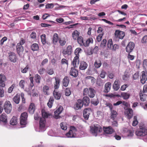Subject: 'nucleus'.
Segmentation results:
<instances>
[{"mask_svg": "<svg viewBox=\"0 0 147 147\" xmlns=\"http://www.w3.org/2000/svg\"><path fill=\"white\" fill-rule=\"evenodd\" d=\"M143 66L145 69H147V59L144 60L143 62Z\"/></svg>", "mask_w": 147, "mask_h": 147, "instance_id": "64", "label": "nucleus"}, {"mask_svg": "<svg viewBox=\"0 0 147 147\" xmlns=\"http://www.w3.org/2000/svg\"><path fill=\"white\" fill-rule=\"evenodd\" d=\"M9 59L11 61L15 62L16 61V54L14 53H12L9 56Z\"/></svg>", "mask_w": 147, "mask_h": 147, "instance_id": "29", "label": "nucleus"}, {"mask_svg": "<svg viewBox=\"0 0 147 147\" xmlns=\"http://www.w3.org/2000/svg\"><path fill=\"white\" fill-rule=\"evenodd\" d=\"M4 96V93L3 89L0 87V97H3Z\"/></svg>", "mask_w": 147, "mask_h": 147, "instance_id": "57", "label": "nucleus"}, {"mask_svg": "<svg viewBox=\"0 0 147 147\" xmlns=\"http://www.w3.org/2000/svg\"><path fill=\"white\" fill-rule=\"evenodd\" d=\"M111 87V83L110 82L107 83L105 86L104 91L106 93L108 92L110 90Z\"/></svg>", "mask_w": 147, "mask_h": 147, "instance_id": "20", "label": "nucleus"}, {"mask_svg": "<svg viewBox=\"0 0 147 147\" xmlns=\"http://www.w3.org/2000/svg\"><path fill=\"white\" fill-rule=\"evenodd\" d=\"M111 118L113 119H115L117 115V112L114 110H112L111 111Z\"/></svg>", "mask_w": 147, "mask_h": 147, "instance_id": "35", "label": "nucleus"}, {"mask_svg": "<svg viewBox=\"0 0 147 147\" xmlns=\"http://www.w3.org/2000/svg\"><path fill=\"white\" fill-rule=\"evenodd\" d=\"M41 41L42 44L45 45L46 43L45 38L46 35L45 34H42L40 36Z\"/></svg>", "mask_w": 147, "mask_h": 147, "instance_id": "49", "label": "nucleus"}, {"mask_svg": "<svg viewBox=\"0 0 147 147\" xmlns=\"http://www.w3.org/2000/svg\"><path fill=\"white\" fill-rule=\"evenodd\" d=\"M106 42V40L105 39H104L101 42L100 45V47L103 48H104L105 47Z\"/></svg>", "mask_w": 147, "mask_h": 147, "instance_id": "58", "label": "nucleus"}, {"mask_svg": "<svg viewBox=\"0 0 147 147\" xmlns=\"http://www.w3.org/2000/svg\"><path fill=\"white\" fill-rule=\"evenodd\" d=\"M95 91L92 88H85L83 90V94L84 95H88L90 98H93L94 96Z\"/></svg>", "mask_w": 147, "mask_h": 147, "instance_id": "3", "label": "nucleus"}, {"mask_svg": "<svg viewBox=\"0 0 147 147\" xmlns=\"http://www.w3.org/2000/svg\"><path fill=\"white\" fill-rule=\"evenodd\" d=\"M30 69V66L28 65H27L24 68H21L20 69L21 72L23 73H26L28 70Z\"/></svg>", "mask_w": 147, "mask_h": 147, "instance_id": "40", "label": "nucleus"}, {"mask_svg": "<svg viewBox=\"0 0 147 147\" xmlns=\"http://www.w3.org/2000/svg\"><path fill=\"white\" fill-rule=\"evenodd\" d=\"M59 40V36L57 34H54L53 36V44L56 45Z\"/></svg>", "mask_w": 147, "mask_h": 147, "instance_id": "31", "label": "nucleus"}, {"mask_svg": "<svg viewBox=\"0 0 147 147\" xmlns=\"http://www.w3.org/2000/svg\"><path fill=\"white\" fill-rule=\"evenodd\" d=\"M13 101L16 104H18L20 101V96L19 95L16 94L13 98Z\"/></svg>", "mask_w": 147, "mask_h": 147, "instance_id": "32", "label": "nucleus"}, {"mask_svg": "<svg viewBox=\"0 0 147 147\" xmlns=\"http://www.w3.org/2000/svg\"><path fill=\"white\" fill-rule=\"evenodd\" d=\"M102 65V63L100 60H96L94 63L95 67L97 68L100 67Z\"/></svg>", "mask_w": 147, "mask_h": 147, "instance_id": "42", "label": "nucleus"}, {"mask_svg": "<svg viewBox=\"0 0 147 147\" xmlns=\"http://www.w3.org/2000/svg\"><path fill=\"white\" fill-rule=\"evenodd\" d=\"M126 134L127 136L129 138L132 137L134 135L133 131L131 130H128Z\"/></svg>", "mask_w": 147, "mask_h": 147, "instance_id": "46", "label": "nucleus"}, {"mask_svg": "<svg viewBox=\"0 0 147 147\" xmlns=\"http://www.w3.org/2000/svg\"><path fill=\"white\" fill-rule=\"evenodd\" d=\"M63 108L62 107L60 106L54 112V117L56 119H57L59 118L60 116L59 115L61 113Z\"/></svg>", "mask_w": 147, "mask_h": 147, "instance_id": "10", "label": "nucleus"}, {"mask_svg": "<svg viewBox=\"0 0 147 147\" xmlns=\"http://www.w3.org/2000/svg\"><path fill=\"white\" fill-rule=\"evenodd\" d=\"M77 131L76 128L73 126H71L69 131L65 134V136L67 138H74L77 137Z\"/></svg>", "mask_w": 147, "mask_h": 147, "instance_id": "2", "label": "nucleus"}, {"mask_svg": "<svg viewBox=\"0 0 147 147\" xmlns=\"http://www.w3.org/2000/svg\"><path fill=\"white\" fill-rule=\"evenodd\" d=\"M83 105L85 106H88L90 103V99L87 96L84 97L82 101Z\"/></svg>", "mask_w": 147, "mask_h": 147, "instance_id": "25", "label": "nucleus"}, {"mask_svg": "<svg viewBox=\"0 0 147 147\" xmlns=\"http://www.w3.org/2000/svg\"><path fill=\"white\" fill-rule=\"evenodd\" d=\"M65 95L67 96H69L71 94V92L69 88H66L65 90Z\"/></svg>", "mask_w": 147, "mask_h": 147, "instance_id": "51", "label": "nucleus"}, {"mask_svg": "<svg viewBox=\"0 0 147 147\" xmlns=\"http://www.w3.org/2000/svg\"><path fill=\"white\" fill-rule=\"evenodd\" d=\"M82 51L81 48H76L74 52V53L76 56H78L79 57V53L81 52V51Z\"/></svg>", "mask_w": 147, "mask_h": 147, "instance_id": "47", "label": "nucleus"}, {"mask_svg": "<svg viewBox=\"0 0 147 147\" xmlns=\"http://www.w3.org/2000/svg\"><path fill=\"white\" fill-rule=\"evenodd\" d=\"M60 126L62 129L65 130L67 129V127L65 123H61L60 124Z\"/></svg>", "mask_w": 147, "mask_h": 147, "instance_id": "50", "label": "nucleus"}, {"mask_svg": "<svg viewBox=\"0 0 147 147\" xmlns=\"http://www.w3.org/2000/svg\"><path fill=\"white\" fill-rule=\"evenodd\" d=\"M119 81L117 80H116L114 82L113 85V88L115 90H117L119 88Z\"/></svg>", "mask_w": 147, "mask_h": 147, "instance_id": "36", "label": "nucleus"}, {"mask_svg": "<svg viewBox=\"0 0 147 147\" xmlns=\"http://www.w3.org/2000/svg\"><path fill=\"white\" fill-rule=\"evenodd\" d=\"M79 59L78 56H76L74 58L72 61V64L74 67H77L79 63Z\"/></svg>", "mask_w": 147, "mask_h": 147, "instance_id": "19", "label": "nucleus"}, {"mask_svg": "<svg viewBox=\"0 0 147 147\" xmlns=\"http://www.w3.org/2000/svg\"><path fill=\"white\" fill-rule=\"evenodd\" d=\"M108 47L109 48L111 49L113 47L112 41L111 39H110L109 40L108 42Z\"/></svg>", "mask_w": 147, "mask_h": 147, "instance_id": "54", "label": "nucleus"}, {"mask_svg": "<svg viewBox=\"0 0 147 147\" xmlns=\"http://www.w3.org/2000/svg\"><path fill=\"white\" fill-rule=\"evenodd\" d=\"M102 131V128L98 124H94L90 126V132L94 136H96L100 135Z\"/></svg>", "mask_w": 147, "mask_h": 147, "instance_id": "1", "label": "nucleus"}, {"mask_svg": "<svg viewBox=\"0 0 147 147\" xmlns=\"http://www.w3.org/2000/svg\"><path fill=\"white\" fill-rule=\"evenodd\" d=\"M62 53L64 55H70L71 53V47L70 45L68 46L66 49L63 50Z\"/></svg>", "mask_w": 147, "mask_h": 147, "instance_id": "17", "label": "nucleus"}, {"mask_svg": "<svg viewBox=\"0 0 147 147\" xmlns=\"http://www.w3.org/2000/svg\"><path fill=\"white\" fill-rule=\"evenodd\" d=\"M93 40L92 38H90L87 39L83 44V45L85 47H88L90 44L93 43Z\"/></svg>", "mask_w": 147, "mask_h": 147, "instance_id": "26", "label": "nucleus"}, {"mask_svg": "<svg viewBox=\"0 0 147 147\" xmlns=\"http://www.w3.org/2000/svg\"><path fill=\"white\" fill-rule=\"evenodd\" d=\"M59 42L61 45L63 46L65 44L66 41L63 39H61L59 40Z\"/></svg>", "mask_w": 147, "mask_h": 147, "instance_id": "62", "label": "nucleus"}, {"mask_svg": "<svg viewBox=\"0 0 147 147\" xmlns=\"http://www.w3.org/2000/svg\"><path fill=\"white\" fill-rule=\"evenodd\" d=\"M138 123V121L137 120V117L135 116L134 117L132 123V125L133 126H136Z\"/></svg>", "mask_w": 147, "mask_h": 147, "instance_id": "52", "label": "nucleus"}, {"mask_svg": "<svg viewBox=\"0 0 147 147\" xmlns=\"http://www.w3.org/2000/svg\"><path fill=\"white\" fill-rule=\"evenodd\" d=\"M70 74L74 77H76L78 75V71L74 68H71L70 72Z\"/></svg>", "mask_w": 147, "mask_h": 147, "instance_id": "24", "label": "nucleus"}, {"mask_svg": "<svg viewBox=\"0 0 147 147\" xmlns=\"http://www.w3.org/2000/svg\"><path fill=\"white\" fill-rule=\"evenodd\" d=\"M140 100L142 101H145L147 100V95L145 94H140Z\"/></svg>", "mask_w": 147, "mask_h": 147, "instance_id": "44", "label": "nucleus"}, {"mask_svg": "<svg viewBox=\"0 0 147 147\" xmlns=\"http://www.w3.org/2000/svg\"><path fill=\"white\" fill-rule=\"evenodd\" d=\"M106 73L104 71H102L100 75V77L102 78H104L105 77Z\"/></svg>", "mask_w": 147, "mask_h": 147, "instance_id": "59", "label": "nucleus"}, {"mask_svg": "<svg viewBox=\"0 0 147 147\" xmlns=\"http://www.w3.org/2000/svg\"><path fill=\"white\" fill-rule=\"evenodd\" d=\"M135 47L134 43L132 42H130L128 43L126 48V51L129 53L132 52Z\"/></svg>", "mask_w": 147, "mask_h": 147, "instance_id": "8", "label": "nucleus"}, {"mask_svg": "<svg viewBox=\"0 0 147 147\" xmlns=\"http://www.w3.org/2000/svg\"><path fill=\"white\" fill-rule=\"evenodd\" d=\"M25 84V81L24 80H21L20 82L19 83V86L21 88H24Z\"/></svg>", "mask_w": 147, "mask_h": 147, "instance_id": "53", "label": "nucleus"}, {"mask_svg": "<svg viewBox=\"0 0 147 147\" xmlns=\"http://www.w3.org/2000/svg\"><path fill=\"white\" fill-rule=\"evenodd\" d=\"M125 114L126 116L128 119L131 118L133 115L132 110L131 109L127 108L125 112Z\"/></svg>", "mask_w": 147, "mask_h": 147, "instance_id": "11", "label": "nucleus"}, {"mask_svg": "<svg viewBox=\"0 0 147 147\" xmlns=\"http://www.w3.org/2000/svg\"><path fill=\"white\" fill-rule=\"evenodd\" d=\"M31 49L33 51H37L38 49V45L36 43L33 44L31 46Z\"/></svg>", "mask_w": 147, "mask_h": 147, "instance_id": "43", "label": "nucleus"}, {"mask_svg": "<svg viewBox=\"0 0 147 147\" xmlns=\"http://www.w3.org/2000/svg\"><path fill=\"white\" fill-rule=\"evenodd\" d=\"M53 96L56 99L59 100L61 96V94L58 92L54 90L53 92Z\"/></svg>", "mask_w": 147, "mask_h": 147, "instance_id": "30", "label": "nucleus"}, {"mask_svg": "<svg viewBox=\"0 0 147 147\" xmlns=\"http://www.w3.org/2000/svg\"><path fill=\"white\" fill-rule=\"evenodd\" d=\"M83 106L82 100L81 99L78 100L74 106V108L76 110H78L80 109Z\"/></svg>", "mask_w": 147, "mask_h": 147, "instance_id": "12", "label": "nucleus"}, {"mask_svg": "<svg viewBox=\"0 0 147 147\" xmlns=\"http://www.w3.org/2000/svg\"><path fill=\"white\" fill-rule=\"evenodd\" d=\"M55 82L54 83V88L55 89H57L59 88V86L60 80L58 78H55Z\"/></svg>", "mask_w": 147, "mask_h": 147, "instance_id": "33", "label": "nucleus"}, {"mask_svg": "<svg viewBox=\"0 0 147 147\" xmlns=\"http://www.w3.org/2000/svg\"><path fill=\"white\" fill-rule=\"evenodd\" d=\"M16 48L17 52L19 54L21 52H22L24 50V49L22 45L19 44H17Z\"/></svg>", "mask_w": 147, "mask_h": 147, "instance_id": "37", "label": "nucleus"}, {"mask_svg": "<svg viewBox=\"0 0 147 147\" xmlns=\"http://www.w3.org/2000/svg\"><path fill=\"white\" fill-rule=\"evenodd\" d=\"M46 120L45 118H41L40 119L39 122V127L38 129H35L37 131L42 132L46 130L45 128Z\"/></svg>", "mask_w": 147, "mask_h": 147, "instance_id": "4", "label": "nucleus"}, {"mask_svg": "<svg viewBox=\"0 0 147 147\" xmlns=\"http://www.w3.org/2000/svg\"><path fill=\"white\" fill-rule=\"evenodd\" d=\"M130 94L128 92H123L122 93L121 95L122 97L125 100L128 99L130 96Z\"/></svg>", "mask_w": 147, "mask_h": 147, "instance_id": "34", "label": "nucleus"}, {"mask_svg": "<svg viewBox=\"0 0 147 147\" xmlns=\"http://www.w3.org/2000/svg\"><path fill=\"white\" fill-rule=\"evenodd\" d=\"M87 64L86 62L82 61L80 63V69L82 70H85L87 67Z\"/></svg>", "mask_w": 147, "mask_h": 147, "instance_id": "27", "label": "nucleus"}, {"mask_svg": "<svg viewBox=\"0 0 147 147\" xmlns=\"http://www.w3.org/2000/svg\"><path fill=\"white\" fill-rule=\"evenodd\" d=\"M125 36V33L123 32L117 30L115 32V37L120 39H122Z\"/></svg>", "mask_w": 147, "mask_h": 147, "instance_id": "9", "label": "nucleus"}, {"mask_svg": "<svg viewBox=\"0 0 147 147\" xmlns=\"http://www.w3.org/2000/svg\"><path fill=\"white\" fill-rule=\"evenodd\" d=\"M61 63L63 64L66 65V66L68 65V61L65 59H63L61 60Z\"/></svg>", "mask_w": 147, "mask_h": 147, "instance_id": "61", "label": "nucleus"}, {"mask_svg": "<svg viewBox=\"0 0 147 147\" xmlns=\"http://www.w3.org/2000/svg\"><path fill=\"white\" fill-rule=\"evenodd\" d=\"M6 78L5 75L3 74H0V86L3 87L5 86V81Z\"/></svg>", "mask_w": 147, "mask_h": 147, "instance_id": "13", "label": "nucleus"}, {"mask_svg": "<svg viewBox=\"0 0 147 147\" xmlns=\"http://www.w3.org/2000/svg\"><path fill=\"white\" fill-rule=\"evenodd\" d=\"M3 107L6 113L8 114L11 112L12 109V105L10 101L8 100L5 101Z\"/></svg>", "mask_w": 147, "mask_h": 147, "instance_id": "5", "label": "nucleus"}, {"mask_svg": "<svg viewBox=\"0 0 147 147\" xmlns=\"http://www.w3.org/2000/svg\"><path fill=\"white\" fill-rule=\"evenodd\" d=\"M35 107L34 104L32 103L30 104L28 109L29 113L31 114H33L34 111Z\"/></svg>", "mask_w": 147, "mask_h": 147, "instance_id": "22", "label": "nucleus"}, {"mask_svg": "<svg viewBox=\"0 0 147 147\" xmlns=\"http://www.w3.org/2000/svg\"><path fill=\"white\" fill-rule=\"evenodd\" d=\"M47 73L50 75H51L54 73V71L52 69H48L47 71Z\"/></svg>", "mask_w": 147, "mask_h": 147, "instance_id": "60", "label": "nucleus"}, {"mask_svg": "<svg viewBox=\"0 0 147 147\" xmlns=\"http://www.w3.org/2000/svg\"><path fill=\"white\" fill-rule=\"evenodd\" d=\"M15 86V85L14 84H13L9 88L8 90V92L9 93H11L13 88Z\"/></svg>", "mask_w": 147, "mask_h": 147, "instance_id": "56", "label": "nucleus"}, {"mask_svg": "<svg viewBox=\"0 0 147 147\" xmlns=\"http://www.w3.org/2000/svg\"><path fill=\"white\" fill-rule=\"evenodd\" d=\"M54 4L53 3H49L46 5L45 7L46 9L52 8L54 7Z\"/></svg>", "mask_w": 147, "mask_h": 147, "instance_id": "55", "label": "nucleus"}, {"mask_svg": "<svg viewBox=\"0 0 147 147\" xmlns=\"http://www.w3.org/2000/svg\"><path fill=\"white\" fill-rule=\"evenodd\" d=\"M42 115L43 118H47L48 116L51 115L48 113L47 112H46L44 110H42Z\"/></svg>", "mask_w": 147, "mask_h": 147, "instance_id": "45", "label": "nucleus"}, {"mask_svg": "<svg viewBox=\"0 0 147 147\" xmlns=\"http://www.w3.org/2000/svg\"><path fill=\"white\" fill-rule=\"evenodd\" d=\"M78 39V41L79 44L81 45H83L84 42L83 41V38L81 36L79 37Z\"/></svg>", "mask_w": 147, "mask_h": 147, "instance_id": "48", "label": "nucleus"}, {"mask_svg": "<svg viewBox=\"0 0 147 147\" xmlns=\"http://www.w3.org/2000/svg\"><path fill=\"white\" fill-rule=\"evenodd\" d=\"M69 78L67 76H65L64 78L62 83L63 85L64 86L66 87L68 86L69 82Z\"/></svg>", "mask_w": 147, "mask_h": 147, "instance_id": "23", "label": "nucleus"}, {"mask_svg": "<svg viewBox=\"0 0 147 147\" xmlns=\"http://www.w3.org/2000/svg\"><path fill=\"white\" fill-rule=\"evenodd\" d=\"M41 79L40 76L38 74H36L34 76V80L36 83L39 84L40 83V80Z\"/></svg>", "mask_w": 147, "mask_h": 147, "instance_id": "39", "label": "nucleus"}, {"mask_svg": "<svg viewBox=\"0 0 147 147\" xmlns=\"http://www.w3.org/2000/svg\"><path fill=\"white\" fill-rule=\"evenodd\" d=\"M7 122V116L5 114L3 113L0 115V123L6 124Z\"/></svg>", "mask_w": 147, "mask_h": 147, "instance_id": "18", "label": "nucleus"}, {"mask_svg": "<svg viewBox=\"0 0 147 147\" xmlns=\"http://www.w3.org/2000/svg\"><path fill=\"white\" fill-rule=\"evenodd\" d=\"M10 124L12 125L17 124V118L16 117L13 116L10 121Z\"/></svg>", "mask_w": 147, "mask_h": 147, "instance_id": "28", "label": "nucleus"}, {"mask_svg": "<svg viewBox=\"0 0 147 147\" xmlns=\"http://www.w3.org/2000/svg\"><path fill=\"white\" fill-rule=\"evenodd\" d=\"M49 88L48 86L45 85L43 86L42 88V91L44 94L49 95Z\"/></svg>", "mask_w": 147, "mask_h": 147, "instance_id": "21", "label": "nucleus"}, {"mask_svg": "<svg viewBox=\"0 0 147 147\" xmlns=\"http://www.w3.org/2000/svg\"><path fill=\"white\" fill-rule=\"evenodd\" d=\"M136 134L140 138H143L147 135V129L145 128H140L136 131Z\"/></svg>", "mask_w": 147, "mask_h": 147, "instance_id": "7", "label": "nucleus"}, {"mask_svg": "<svg viewBox=\"0 0 147 147\" xmlns=\"http://www.w3.org/2000/svg\"><path fill=\"white\" fill-rule=\"evenodd\" d=\"M80 33L77 30H75L72 33V37L74 39L76 40L79 37Z\"/></svg>", "mask_w": 147, "mask_h": 147, "instance_id": "38", "label": "nucleus"}, {"mask_svg": "<svg viewBox=\"0 0 147 147\" xmlns=\"http://www.w3.org/2000/svg\"><path fill=\"white\" fill-rule=\"evenodd\" d=\"M128 85L127 84H124L121 86V90L122 91L125 90L126 88H127Z\"/></svg>", "mask_w": 147, "mask_h": 147, "instance_id": "63", "label": "nucleus"}, {"mask_svg": "<svg viewBox=\"0 0 147 147\" xmlns=\"http://www.w3.org/2000/svg\"><path fill=\"white\" fill-rule=\"evenodd\" d=\"M91 109L90 108L85 109L84 111L83 116L84 119L86 120L88 118L90 113L91 112Z\"/></svg>", "mask_w": 147, "mask_h": 147, "instance_id": "15", "label": "nucleus"}, {"mask_svg": "<svg viewBox=\"0 0 147 147\" xmlns=\"http://www.w3.org/2000/svg\"><path fill=\"white\" fill-rule=\"evenodd\" d=\"M105 133L106 134H111L114 132V130L111 126L104 127L103 128Z\"/></svg>", "mask_w": 147, "mask_h": 147, "instance_id": "16", "label": "nucleus"}, {"mask_svg": "<svg viewBox=\"0 0 147 147\" xmlns=\"http://www.w3.org/2000/svg\"><path fill=\"white\" fill-rule=\"evenodd\" d=\"M141 74L142 75L140 77L141 82L142 84H144L147 80V75L144 71H142Z\"/></svg>", "mask_w": 147, "mask_h": 147, "instance_id": "14", "label": "nucleus"}, {"mask_svg": "<svg viewBox=\"0 0 147 147\" xmlns=\"http://www.w3.org/2000/svg\"><path fill=\"white\" fill-rule=\"evenodd\" d=\"M27 117V114L26 112H24L21 114L20 117V123L22 125H23L22 127H25L26 124Z\"/></svg>", "mask_w": 147, "mask_h": 147, "instance_id": "6", "label": "nucleus"}, {"mask_svg": "<svg viewBox=\"0 0 147 147\" xmlns=\"http://www.w3.org/2000/svg\"><path fill=\"white\" fill-rule=\"evenodd\" d=\"M54 98L53 97H51L47 103V105L49 108H51L52 106L54 101Z\"/></svg>", "mask_w": 147, "mask_h": 147, "instance_id": "41", "label": "nucleus"}]
</instances>
